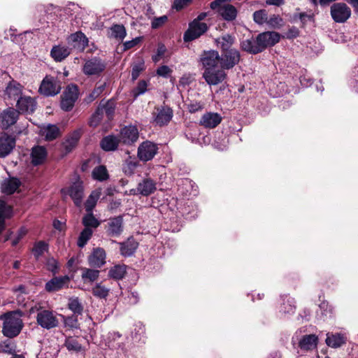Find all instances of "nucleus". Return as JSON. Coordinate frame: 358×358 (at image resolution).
<instances>
[{"label": "nucleus", "mask_w": 358, "mask_h": 358, "mask_svg": "<svg viewBox=\"0 0 358 358\" xmlns=\"http://www.w3.org/2000/svg\"><path fill=\"white\" fill-rule=\"evenodd\" d=\"M22 313L20 310L7 312L0 316L3 320L2 334L12 338L18 336L24 327Z\"/></svg>", "instance_id": "f257e3e1"}, {"label": "nucleus", "mask_w": 358, "mask_h": 358, "mask_svg": "<svg viewBox=\"0 0 358 358\" xmlns=\"http://www.w3.org/2000/svg\"><path fill=\"white\" fill-rule=\"evenodd\" d=\"M59 315L53 310L39 307L36 317L37 324L43 329H51L59 324Z\"/></svg>", "instance_id": "f03ea898"}, {"label": "nucleus", "mask_w": 358, "mask_h": 358, "mask_svg": "<svg viewBox=\"0 0 358 358\" xmlns=\"http://www.w3.org/2000/svg\"><path fill=\"white\" fill-rule=\"evenodd\" d=\"M208 29L206 23L193 20L189 24V27L183 35V39L185 42L194 41L206 33Z\"/></svg>", "instance_id": "7ed1b4c3"}, {"label": "nucleus", "mask_w": 358, "mask_h": 358, "mask_svg": "<svg viewBox=\"0 0 358 358\" xmlns=\"http://www.w3.org/2000/svg\"><path fill=\"white\" fill-rule=\"evenodd\" d=\"M158 149L157 144L150 141H145L141 143L138 148V157L141 161L148 162L155 157Z\"/></svg>", "instance_id": "20e7f679"}, {"label": "nucleus", "mask_w": 358, "mask_h": 358, "mask_svg": "<svg viewBox=\"0 0 358 358\" xmlns=\"http://www.w3.org/2000/svg\"><path fill=\"white\" fill-rule=\"evenodd\" d=\"M78 90L76 85H69L63 93L61 108L65 111H69L74 106L78 99Z\"/></svg>", "instance_id": "39448f33"}, {"label": "nucleus", "mask_w": 358, "mask_h": 358, "mask_svg": "<svg viewBox=\"0 0 358 358\" xmlns=\"http://www.w3.org/2000/svg\"><path fill=\"white\" fill-rule=\"evenodd\" d=\"M220 67L224 70H229L238 64L241 59L240 52L236 49L221 52Z\"/></svg>", "instance_id": "423d86ee"}, {"label": "nucleus", "mask_w": 358, "mask_h": 358, "mask_svg": "<svg viewBox=\"0 0 358 358\" xmlns=\"http://www.w3.org/2000/svg\"><path fill=\"white\" fill-rule=\"evenodd\" d=\"M331 15L336 22H345L350 17L351 10L345 3H335L331 6Z\"/></svg>", "instance_id": "0eeeda50"}, {"label": "nucleus", "mask_w": 358, "mask_h": 358, "mask_svg": "<svg viewBox=\"0 0 358 358\" xmlns=\"http://www.w3.org/2000/svg\"><path fill=\"white\" fill-rule=\"evenodd\" d=\"M61 86L59 82L53 77L46 76L39 87L41 94L49 96H55L59 93Z\"/></svg>", "instance_id": "6e6552de"}, {"label": "nucleus", "mask_w": 358, "mask_h": 358, "mask_svg": "<svg viewBox=\"0 0 358 358\" xmlns=\"http://www.w3.org/2000/svg\"><path fill=\"white\" fill-rule=\"evenodd\" d=\"M106 69V63L101 59L94 57L85 62L83 71L87 76H99Z\"/></svg>", "instance_id": "1a4fd4ad"}, {"label": "nucleus", "mask_w": 358, "mask_h": 358, "mask_svg": "<svg viewBox=\"0 0 358 358\" xmlns=\"http://www.w3.org/2000/svg\"><path fill=\"white\" fill-rule=\"evenodd\" d=\"M203 78L209 85H217L227 78V73L224 69L215 68L204 70Z\"/></svg>", "instance_id": "9d476101"}, {"label": "nucleus", "mask_w": 358, "mask_h": 358, "mask_svg": "<svg viewBox=\"0 0 358 358\" xmlns=\"http://www.w3.org/2000/svg\"><path fill=\"white\" fill-rule=\"evenodd\" d=\"M62 193L65 196L69 194L77 206H80L84 195L83 182L78 180L68 188L62 189Z\"/></svg>", "instance_id": "9b49d317"}, {"label": "nucleus", "mask_w": 358, "mask_h": 358, "mask_svg": "<svg viewBox=\"0 0 358 358\" xmlns=\"http://www.w3.org/2000/svg\"><path fill=\"white\" fill-rule=\"evenodd\" d=\"M201 62L204 70L218 68L220 65V55L216 50L205 51L201 55Z\"/></svg>", "instance_id": "f8f14e48"}, {"label": "nucleus", "mask_w": 358, "mask_h": 358, "mask_svg": "<svg viewBox=\"0 0 358 358\" xmlns=\"http://www.w3.org/2000/svg\"><path fill=\"white\" fill-rule=\"evenodd\" d=\"M280 38V34L275 31L263 32L257 36L262 52L266 48L273 46L278 43Z\"/></svg>", "instance_id": "ddd939ff"}, {"label": "nucleus", "mask_w": 358, "mask_h": 358, "mask_svg": "<svg viewBox=\"0 0 358 358\" xmlns=\"http://www.w3.org/2000/svg\"><path fill=\"white\" fill-rule=\"evenodd\" d=\"M18 110L13 108H8L0 113V128L6 129L14 124L18 118Z\"/></svg>", "instance_id": "4468645a"}, {"label": "nucleus", "mask_w": 358, "mask_h": 358, "mask_svg": "<svg viewBox=\"0 0 358 358\" xmlns=\"http://www.w3.org/2000/svg\"><path fill=\"white\" fill-rule=\"evenodd\" d=\"M139 136V132L136 126L129 125L122 129L120 141L124 144L130 145L135 143Z\"/></svg>", "instance_id": "2eb2a0df"}, {"label": "nucleus", "mask_w": 358, "mask_h": 358, "mask_svg": "<svg viewBox=\"0 0 358 358\" xmlns=\"http://www.w3.org/2000/svg\"><path fill=\"white\" fill-rule=\"evenodd\" d=\"M15 146V138L6 134L0 135V157L8 155Z\"/></svg>", "instance_id": "dca6fc26"}, {"label": "nucleus", "mask_w": 358, "mask_h": 358, "mask_svg": "<svg viewBox=\"0 0 358 358\" xmlns=\"http://www.w3.org/2000/svg\"><path fill=\"white\" fill-rule=\"evenodd\" d=\"M222 118L217 113H206L199 120V124L205 128L213 129L220 124Z\"/></svg>", "instance_id": "f3484780"}, {"label": "nucleus", "mask_w": 358, "mask_h": 358, "mask_svg": "<svg viewBox=\"0 0 358 358\" xmlns=\"http://www.w3.org/2000/svg\"><path fill=\"white\" fill-rule=\"evenodd\" d=\"M70 281L68 276L53 278L45 284V290L48 292H55L67 286Z\"/></svg>", "instance_id": "a211bd4d"}, {"label": "nucleus", "mask_w": 358, "mask_h": 358, "mask_svg": "<svg viewBox=\"0 0 358 358\" xmlns=\"http://www.w3.org/2000/svg\"><path fill=\"white\" fill-rule=\"evenodd\" d=\"M68 42L79 51H83L88 45L87 38L80 31L71 34L68 38Z\"/></svg>", "instance_id": "6ab92c4d"}, {"label": "nucleus", "mask_w": 358, "mask_h": 358, "mask_svg": "<svg viewBox=\"0 0 358 358\" xmlns=\"http://www.w3.org/2000/svg\"><path fill=\"white\" fill-rule=\"evenodd\" d=\"M155 122L159 126L167 124L173 117V110L168 106H162L157 109Z\"/></svg>", "instance_id": "aec40b11"}, {"label": "nucleus", "mask_w": 358, "mask_h": 358, "mask_svg": "<svg viewBox=\"0 0 358 358\" xmlns=\"http://www.w3.org/2000/svg\"><path fill=\"white\" fill-rule=\"evenodd\" d=\"M17 108L22 113H33L36 108V101L30 96H20L17 101Z\"/></svg>", "instance_id": "412c9836"}, {"label": "nucleus", "mask_w": 358, "mask_h": 358, "mask_svg": "<svg viewBox=\"0 0 358 358\" xmlns=\"http://www.w3.org/2000/svg\"><path fill=\"white\" fill-rule=\"evenodd\" d=\"M23 87L17 81L11 80L5 90V95L9 99H18L22 94Z\"/></svg>", "instance_id": "4be33fe9"}, {"label": "nucleus", "mask_w": 358, "mask_h": 358, "mask_svg": "<svg viewBox=\"0 0 358 358\" xmlns=\"http://www.w3.org/2000/svg\"><path fill=\"white\" fill-rule=\"evenodd\" d=\"M89 263L91 266L100 268L106 263V252L102 248H98L94 250L89 257Z\"/></svg>", "instance_id": "5701e85b"}, {"label": "nucleus", "mask_w": 358, "mask_h": 358, "mask_svg": "<svg viewBox=\"0 0 358 358\" xmlns=\"http://www.w3.org/2000/svg\"><path fill=\"white\" fill-rule=\"evenodd\" d=\"M318 338L315 334L305 335L299 343V348L306 351L313 350L316 348Z\"/></svg>", "instance_id": "b1692460"}, {"label": "nucleus", "mask_w": 358, "mask_h": 358, "mask_svg": "<svg viewBox=\"0 0 358 358\" xmlns=\"http://www.w3.org/2000/svg\"><path fill=\"white\" fill-rule=\"evenodd\" d=\"M156 189V183L150 178H145L139 182L136 190L138 193L143 196H148Z\"/></svg>", "instance_id": "393cba45"}, {"label": "nucleus", "mask_w": 358, "mask_h": 358, "mask_svg": "<svg viewBox=\"0 0 358 358\" xmlns=\"http://www.w3.org/2000/svg\"><path fill=\"white\" fill-rule=\"evenodd\" d=\"M31 163L34 166L43 164L47 157L46 149L43 146H35L31 150Z\"/></svg>", "instance_id": "a878e982"}, {"label": "nucleus", "mask_w": 358, "mask_h": 358, "mask_svg": "<svg viewBox=\"0 0 358 358\" xmlns=\"http://www.w3.org/2000/svg\"><path fill=\"white\" fill-rule=\"evenodd\" d=\"M217 46L221 49V52L236 50L233 48L232 45L234 43V37L231 35L226 34L219 37L215 40Z\"/></svg>", "instance_id": "bb28decb"}, {"label": "nucleus", "mask_w": 358, "mask_h": 358, "mask_svg": "<svg viewBox=\"0 0 358 358\" xmlns=\"http://www.w3.org/2000/svg\"><path fill=\"white\" fill-rule=\"evenodd\" d=\"M325 341L328 346L333 348H337L345 343L346 337L343 334L339 333H328L327 334Z\"/></svg>", "instance_id": "cd10ccee"}, {"label": "nucleus", "mask_w": 358, "mask_h": 358, "mask_svg": "<svg viewBox=\"0 0 358 358\" xmlns=\"http://www.w3.org/2000/svg\"><path fill=\"white\" fill-rule=\"evenodd\" d=\"M70 49L65 45H55L50 52L52 57L56 62H61L70 55Z\"/></svg>", "instance_id": "c85d7f7f"}, {"label": "nucleus", "mask_w": 358, "mask_h": 358, "mask_svg": "<svg viewBox=\"0 0 358 358\" xmlns=\"http://www.w3.org/2000/svg\"><path fill=\"white\" fill-rule=\"evenodd\" d=\"M241 47L243 50L251 54H257L262 52L257 38L243 40L241 43Z\"/></svg>", "instance_id": "c756f323"}, {"label": "nucleus", "mask_w": 358, "mask_h": 358, "mask_svg": "<svg viewBox=\"0 0 358 358\" xmlns=\"http://www.w3.org/2000/svg\"><path fill=\"white\" fill-rule=\"evenodd\" d=\"M122 231V218L119 216L112 218L108 222V232L112 236H117Z\"/></svg>", "instance_id": "7c9ffc66"}, {"label": "nucleus", "mask_w": 358, "mask_h": 358, "mask_svg": "<svg viewBox=\"0 0 358 358\" xmlns=\"http://www.w3.org/2000/svg\"><path fill=\"white\" fill-rule=\"evenodd\" d=\"M20 185V182L17 178L6 179L1 184V191L5 194H11L18 189Z\"/></svg>", "instance_id": "2f4dec72"}, {"label": "nucleus", "mask_w": 358, "mask_h": 358, "mask_svg": "<svg viewBox=\"0 0 358 358\" xmlns=\"http://www.w3.org/2000/svg\"><path fill=\"white\" fill-rule=\"evenodd\" d=\"M127 35L125 27L122 24H114L108 31L110 38L122 41Z\"/></svg>", "instance_id": "473e14b6"}, {"label": "nucleus", "mask_w": 358, "mask_h": 358, "mask_svg": "<svg viewBox=\"0 0 358 358\" xmlns=\"http://www.w3.org/2000/svg\"><path fill=\"white\" fill-rule=\"evenodd\" d=\"M120 141V139L114 136H108L102 139L101 146L105 151H113L117 149Z\"/></svg>", "instance_id": "72a5a7b5"}, {"label": "nucleus", "mask_w": 358, "mask_h": 358, "mask_svg": "<svg viewBox=\"0 0 358 358\" xmlns=\"http://www.w3.org/2000/svg\"><path fill=\"white\" fill-rule=\"evenodd\" d=\"M120 252L124 256L129 257L132 255L136 251L138 243L134 240L128 239L127 241L120 243Z\"/></svg>", "instance_id": "f704fd0d"}, {"label": "nucleus", "mask_w": 358, "mask_h": 358, "mask_svg": "<svg viewBox=\"0 0 358 358\" xmlns=\"http://www.w3.org/2000/svg\"><path fill=\"white\" fill-rule=\"evenodd\" d=\"M126 274V266L117 264L111 267L108 271V276L115 280L122 279Z\"/></svg>", "instance_id": "c9c22d12"}, {"label": "nucleus", "mask_w": 358, "mask_h": 358, "mask_svg": "<svg viewBox=\"0 0 358 358\" xmlns=\"http://www.w3.org/2000/svg\"><path fill=\"white\" fill-rule=\"evenodd\" d=\"M104 110H106L107 113L110 114V110L108 108H106L104 105L102 106L100 104L90 118V125L91 127H95L99 124L102 120Z\"/></svg>", "instance_id": "e433bc0d"}, {"label": "nucleus", "mask_w": 358, "mask_h": 358, "mask_svg": "<svg viewBox=\"0 0 358 358\" xmlns=\"http://www.w3.org/2000/svg\"><path fill=\"white\" fill-rule=\"evenodd\" d=\"M42 135L47 141L55 139L59 134V128L55 125H48L41 129Z\"/></svg>", "instance_id": "4c0bfd02"}, {"label": "nucleus", "mask_w": 358, "mask_h": 358, "mask_svg": "<svg viewBox=\"0 0 358 358\" xmlns=\"http://www.w3.org/2000/svg\"><path fill=\"white\" fill-rule=\"evenodd\" d=\"M101 194V192L100 189H96L90 194L85 203L87 212H92V210L95 207Z\"/></svg>", "instance_id": "58836bf2"}, {"label": "nucleus", "mask_w": 358, "mask_h": 358, "mask_svg": "<svg viewBox=\"0 0 358 358\" xmlns=\"http://www.w3.org/2000/svg\"><path fill=\"white\" fill-rule=\"evenodd\" d=\"M82 222L85 228L90 229H96L100 224V222L94 216L92 212H87L83 217Z\"/></svg>", "instance_id": "ea45409f"}, {"label": "nucleus", "mask_w": 358, "mask_h": 358, "mask_svg": "<svg viewBox=\"0 0 358 358\" xmlns=\"http://www.w3.org/2000/svg\"><path fill=\"white\" fill-rule=\"evenodd\" d=\"M93 295L99 299H106L110 292V289L102 285L96 283L92 289Z\"/></svg>", "instance_id": "a19ab883"}, {"label": "nucleus", "mask_w": 358, "mask_h": 358, "mask_svg": "<svg viewBox=\"0 0 358 358\" xmlns=\"http://www.w3.org/2000/svg\"><path fill=\"white\" fill-rule=\"evenodd\" d=\"M11 213V208L4 201L0 200V233L4 227V220L9 217Z\"/></svg>", "instance_id": "79ce46f5"}, {"label": "nucleus", "mask_w": 358, "mask_h": 358, "mask_svg": "<svg viewBox=\"0 0 358 358\" xmlns=\"http://www.w3.org/2000/svg\"><path fill=\"white\" fill-rule=\"evenodd\" d=\"M93 178L99 181H103L108 179V173L104 166H99L94 169L92 171Z\"/></svg>", "instance_id": "37998d69"}, {"label": "nucleus", "mask_w": 358, "mask_h": 358, "mask_svg": "<svg viewBox=\"0 0 358 358\" xmlns=\"http://www.w3.org/2000/svg\"><path fill=\"white\" fill-rule=\"evenodd\" d=\"M93 234V231L90 228H85L80 233L78 240V245L80 248H83L87 242L90 239Z\"/></svg>", "instance_id": "c03bdc74"}, {"label": "nucleus", "mask_w": 358, "mask_h": 358, "mask_svg": "<svg viewBox=\"0 0 358 358\" xmlns=\"http://www.w3.org/2000/svg\"><path fill=\"white\" fill-rule=\"evenodd\" d=\"M99 275V271L90 268H84L82 273V278L85 281L94 282Z\"/></svg>", "instance_id": "a18cd8bd"}, {"label": "nucleus", "mask_w": 358, "mask_h": 358, "mask_svg": "<svg viewBox=\"0 0 358 358\" xmlns=\"http://www.w3.org/2000/svg\"><path fill=\"white\" fill-rule=\"evenodd\" d=\"M64 345L69 351L79 352L82 349L81 344L73 337L66 338Z\"/></svg>", "instance_id": "49530a36"}, {"label": "nucleus", "mask_w": 358, "mask_h": 358, "mask_svg": "<svg viewBox=\"0 0 358 358\" xmlns=\"http://www.w3.org/2000/svg\"><path fill=\"white\" fill-rule=\"evenodd\" d=\"M138 163L136 161V159L129 157V159H127L125 161V162L124 164V166H123L124 172L127 175H129V176L132 175L134 173L135 169L138 166Z\"/></svg>", "instance_id": "de8ad7c7"}, {"label": "nucleus", "mask_w": 358, "mask_h": 358, "mask_svg": "<svg viewBox=\"0 0 358 358\" xmlns=\"http://www.w3.org/2000/svg\"><path fill=\"white\" fill-rule=\"evenodd\" d=\"M69 308L76 314H81L83 310L82 304L78 298L70 299L68 303Z\"/></svg>", "instance_id": "09e8293b"}, {"label": "nucleus", "mask_w": 358, "mask_h": 358, "mask_svg": "<svg viewBox=\"0 0 358 358\" xmlns=\"http://www.w3.org/2000/svg\"><path fill=\"white\" fill-rule=\"evenodd\" d=\"M62 317L64 326L71 329H78L79 327L78 321L76 316H68L65 317L62 315H59Z\"/></svg>", "instance_id": "8fccbe9b"}, {"label": "nucleus", "mask_w": 358, "mask_h": 358, "mask_svg": "<svg viewBox=\"0 0 358 358\" xmlns=\"http://www.w3.org/2000/svg\"><path fill=\"white\" fill-rule=\"evenodd\" d=\"M268 19V15L266 10H257L253 13L254 21L259 24H263L266 23Z\"/></svg>", "instance_id": "3c124183"}, {"label": "nucleus", "mask_w": 358, "mask_h": 358, "mask_svg": "<svg viewBox=\"0 0 358 358\" xmlns=\"http://www.w3.org/2000/svg\"><path fill=\"white\" fill-rule=\"evenodd\" d=\"M145 69L144 62L143 60L136 63L132 66L131 78L136 80L139 76L140 73Z\"/></svg>", "instance_id": "603ef678"}, {"label": "nucleus", "mask_w": 358, "mask_h": 358, "mask_svg": "<svg viewBox=\"0 0 358 358\" xmlns=\"http://www.w3.org/2000/svg\"><path fill=\"white\" fill-rule=\"evenodd\" d=\"M48 244L43 241L36 243L33 248L34 255L38 258L48 250Z\"/></svg>", "instance_id": "864d4df0"}, {"label": "nucleus", "mask_w": 358, "mask_h": 358, "mask_svg": "<svg viewBox=\"0 0 358 358\" xmlns=\"http://www.w3.org/2000/svg\"><path fill=\"white\" fill-rule=\"evenodd\" d=\"M106 87V83H103L99 86L96 87L88 96L87 101L88 102H91L94 101L95 99L99 97L100 94L103 92Z\"/></svg>", "instance_id": "5fc2aeb1"}, {"label": "nucleus", "mask_w": 358, "mask_h": 358, "mask_svg": "<svg viewBox=\"0 0 358 358\" xmlns=\"http://www.w3.org/2000/svg\"><path fill=\"white\" fill-rule=\"evenodd\" d=\"M295 310V306L293 303L292 300L287 299L286 301H284L280 307V311L284 313H292Z\"/></svg>", "instance_id": "6e6d98bb"}, {"label": "nucleus", "mask_w": 358, "mask_h": 358, "mask_svg": "<svg viewBox=\"0 0 358 358\" xmlns=\"http://www.w3.org/2000/svg\"><path fill=\"white\" fill-rule=\"evenodd\" d=\"M168 20L166 15H162L159 17H154L151 22V27L152 29H158L162 27Z\"/></svg>", "instance_id": "4d7b16f0"}, {"label": "nucleus", "mask_w": 358, "mask_h": 358, "mask_svg": "<svg viewBox=\"0 0 358 358\" xmlns=\"http://www.w3.org/2000/svg\"><path fill=\"white\" fill-rule=\"evenodd\" d=\"M171 73L172 70L166 65L159 66L156 71V73L163 78H168Z\"/></svg>", "instance_id": "13d9d810"}, {"label": "nucleus", "mask_w": 358, "mask_h": 358, "mask_svg": "<svg viewBox=\"0 0 358 358\" xmlns=\"http://www.w3.org/2000/svg\"><path fill=\"white\" fill-rule=\"evenodd\" d=\"M266 23L273 27H278L282 25V20L278 15H273L269 19H267Z\"/></svg>", "instance_id": "bf43d9fd"}, {"label": "nucleus", "mask_w": 358, "mask_h": 358, "mask_svg": "<svg viewBox=\"0 0 358 358\" xmlns=\"http://www.w3.org/2000/svg\"><path fill=\"white\" fill-rule=\"evenodd\" d=\"M47 268L48 271L52 272L54 274L58 271V263L54 258H50L46 263Z\"/></svg>", "instance_id": "052dcab7"}, {"label": "nucleus", "mask_w": 358, "mask_h": 358, "mask_svg": "<svg viewBox=\"0 0 358 358\" xmlns=\"http://www.w3.org/2000/svg\"><path fill=\"white\" fill-rule=\"evenodd\" d=\"M192 2V0H175L173 4V8L180 10Z\"/></svg>", "instance_id": "680f3d73"}, {"label": "nucleus", "mask_w": 358, "mask_h": 358, "mask_svg": "<svg viewBox=\"0 0 358 358\" xmlns=\"http://www.w3.org/2000/svg\"><path fill=\"white\" fill-rule=\"evenodd\" d=\"M203 108V105L200 102L194 101L191 102L187 106V108L190 113H195L199 110H202Z\"/></svg>", "instance_id": "e2e57ef3"}, {"label": "nucleus", "mask_w": 358, "mask_h": 358, "mask_svg": "<svg viewBox=\"0 0 358 358\" xmlns=\"http://www.w3.org/2000/svg\"><path fill=\"white\" fill-rule=\"evenodd\" d=\"M141 41V37H136L131 41H127L123 43L124 50H127L136 45Z\"/></svg>", "instance_id": "0e129e2a"}, {"label": "nucleus", "mask_w": 358, "mask_h": 358, "mask_svg": "<svg viewBox=\"0 0 358 358\" xmlns=\"http://www.w3.org/2000/svg\"><path fill=\"white\" fill-rule=\"evenodd\" d=\"M77 143L73 141L70 138H68L63 143V147L66 153L70 152L76 146Z\"/></svg>", "instance_id": "69168bd1"}, {"label": "nucleus", "mask_w": 358, "mask_h": 358, "mask_svg": "<svg viewBox=\"0 0 358 358\" xmlns=\"http://www.w3.org/2000/svg\"><path fill=\"white\" fill-rule=\"evenodd\" d=\"M1 350L3 352L10 355H13V353L15 352V350L10 342H4L3 344H1Z\"/></svg>", "instance_id": "338daca9"}, {"label": "nucleus", "mask_w": 358, "mask_h": 358, "mask_svg": "<svg viewBox=\"0 0 358 358\" xmlns=\"http://www.w3.org/2000/svg\"><path fill=\"white\" fill-rule=\"evenodd\" d=\"M299 34V29L294 27H292L285 33V37L289 39L294 38H296Z\"/></svg>", "instance_id": "774afa93"}]
</instances>
